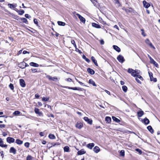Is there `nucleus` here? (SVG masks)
Listing matches in <instances>:
<instances>
[{
	"mask_svg": "<svg viewBox=\"0 0 160 160\" xmlns=\"http://www.w3.org/2000/svg\"><path fill=\"white\" fill-rule=\"evenodd\" d=\"M128 72L131 74L132 76L134 77H136L137 76V75L135 74V71L134 70L132 69V68H129L128 70Z\"/></svg>",
	"mask_w": 160,
	"mask_h": 160,
	"instance_id": "nucleus-1",
	"label": "nucleus"
},
{
	"mask_svg": "<svg viewBox=\"0 0 160 160\" xmlns=\"http://www.w3.org/2000/svg\"><path fill=\"white\" fill-rule=\"evenodd\" d=\"M74 13L76 15L78 16V18L81 21L84 23L85 22V19L83 17L81 16L78 13H76V12H75Z\"/></svg>",
	"mask_w": 160,
	"mask_h": 160,
	"instance_id": "nucleus-2",
	"label": "nucleus"
},
{
	"mask_svg": "<svg viewBox=\"0 0 160 160\" xmlns=\"http://www.w3.org/2000/svg\"><path fill=\"white\" fill-rule=\"evenodd\" d=\"M136 78L135 79H136V81H137V82L138 83L141 84V82L140 81V80H139L138 79H139L141 81H143V78L141 76H140V75H137V76H136Z\"/></svg>",
	"mask_w": 160,
	"mask_h": 160,
	"instance_id": "nucleus-3",
	"label": "nucleus"
},
{
	"mask_svg": "<svg viewBox=\"0 0 160 160\" xmlns=\"http://www.w3.org/2000/svg\"><path fill=\"white\" fill-rule=\"evenodd\" d=\"M117 59L121 63L125 61L123 57L121 55H119L118 56L117 58Z\"/></svg>",
	"mask_w": 160,
	"mask_h": 160,
	"instance_id": "nucleus-4",
	"label": "nucleus"
},
{
	"mask_svg": "<svg viewBox=\"0 0 160 160\" xmlns=\"http://www.w3.org/2000/svg\"><path fill=\"white\" fill-rule=\"evenodd\" d=\"M34 112L36 114H38L39 116H42L43 115L42 112H40L39 109L37 108H35Z\"/></svg>",
	"mask_w": 160,
	"mask_h": 160,
	"instance_id": "nucleus-5",
	"label": "nucleus"
},
{
	"mask_svg": "<svg viewBox=\"0 0 160 160\" xmlns=\"http://www.w3.org/2000/svg\"><path fill=\"white\" fill-rule=\"evenodd\" d=\"M65 88H68L69 89H71L73 90H77L78 91H82V88H77V87H66Z\"/></svg>",
	"mask_w": 160,
	"mask_h": 160,
	"instance_id": "nucleus-6",
	"label": "nucleus"
},
{
	"mask_svg": "<svg viewBox=\"0 0 160 160\" xmlns=\"http://www.w3.org/2000/svg\"><path fill=\"white\" fill-rule=\"evenodd\" d=\"M7 142L9 143L14 142H15V139L12 138L8 137L7 138Z\"/></svg>",
	"mask_w": 160,
	"mask_h": 160,
	"instance_id": "nucleus-7",
	"label": "nucleus"
},
{
	"mask_svg": "<svg viewBox=\"0 0 160 160\" xmlns=\"http://www.w3.org/2000/svg\"><path fill=\"white\" fill-rule=\"evenodd\" d=\"M145 42L151 48H155L153 46L152 44L151 43V42L148 39H147L146 40Z\"/></svg>",
	"mask_w": 160,
	"mask_h": 160,
	"instance_id": "nucleus-8",
	"label": "nucleus"
},
{
	"mask_svg": "<svg viewBox=\"0 0 160 160\" xmlns=\"http://www.w3.org/2000/svg\"><path fill=\"white\" fill-rule=\"evenodd\" d=\"M9 152L10 153H12L13 154H15L16 153V150L14 147H12L10 149Z\"/></svg>",
	"mask_w": 160,
	"mask_h": 160,
	"instance_id": "nucleus-9",
	"label": "nucleus"
},
{
	"mask_svg": "<svg viewBox=\"0 0 160 160\" xmlns=\"http://www.w3.org/2000/svg\"><path fill=\"white\" fill-rule=\"evenodd\" d=\"M84 120L86 122H87L88 123L91 125L92 124V121L90 119H89L87 117H85L84 118Z\"/></svg>",
	"mask_w": 160,
	"mask_h": 160,
	"instance_id": "nucleus-10",
	"label": "nucleus"
},
{
	"mask_svg": "<svg viewBox=\"0 0 160 160\" xmlns=\"http://www.w3.org/2000/svg\"><path fill=\"white\" fill-rule=\"evenodd\" d=\"M20 83L22 87H24L26 86L25 81L23 79H21L20 80Z\"/></svg>",
	"mask_w": 160,
	"mask_h": 160,
	"instance_id": "nucleus-11",
	"label": "nucleus"
},
{
	"mask_svg": "<svg viewBox=\"0 0 160 160\" xmlns=\"http://www.w3.org/2000/svg\"><path fill=\"white\" fill-rule=\"evenodd\" d=\"M76 127L79 129H80L83 126V124L82 123L77 122L75 125Z\"/></svg>",
	"mask_w": 160,
	"mask_h": 160,
	"instance_id": "nucleus-12",
	"label": "nucleus"
},
{
	"mask_svg": "<svg viewBox=\"0 0 160 160\" xmlns=\"http://www.w3.org/2000/svg\"><path fill=\"white\" fill-rule=\"evenodd\" d=\"M144 7L146 8H148L150 6V4L148 2H146L145 1L143 2Z\"/></svg>",
	"mask_w": 160,
	"mask_h": 160,
	"instance_id": "nucleus-13",
	"label": "nucleus"
},
{
	"mask_svg": "<svg viewBox=\"0 0 160 160\" xmlns=\"http://www.w3.org/2000/svg\"><path fill=\"white\" fill-rule=\"evenodd\" d=\"M0 146L2 147H4L5 148H7V145L6 144H3V142L2 141V139L0 138Z\"/></svg>",
	"mask_w": 160,
	"mask_h": 160,
	"instance_id": "nucleus-14",
	"label": "nucleus"
},
{
	"mask_svg": "<svg viewBox=\"0 0 160 160\" xmlns=\"http://www.w3.org/2000/svg\"><path fill=\"white\" fill-rule=\"evenodd\" d=\"M86 153V151L84 150V149H81L80 151H78L77 152V154L78 155H81L83 154Z\"/></svg>",
	"mask_w": 160,
	"mask_h": 160,
	"instance_id": "nucleus-15",
	"label": "nucleus"
},
{
	"mask_svg": "<svg viewBox=\"0 0 160 160\" xmlns=\"http://www.w3.org/2000/svg\"><path fill=\"white\" fill-rule=\"evenodd\" d=\"M92 25L93 27L98 28H101V26L98 24L95 23H92Z\"/></svg>",
	"mask_w": 160,
	"mask_h": 160,
	"instance_id": "nucleus-16",
	"label": "nucleus"
},
{
	"mask_svg": "<svg viewBox=\"0 0 160 160\" xmlns=\"http://www.w3.org/2000/svg\"><path fill=\"white\" fill-rule=\"evenodd\" d=\"M113 47L114 49L118 52H120L121 49L118 46L116 45H113Z\"/></svg>",
	"mask_w": 160,
	"mask_h": 160,
	"instance_id": "nucleus-17",
	"label": "nucleus"
},
{
	"mask_svg": "<svg viewBox=\"0 0 160 160\" xmlns=\"http://www.w3.org/2000/svg\"><path fill=\"white\" fill-rule=\"evenodd\" d=\"M150 62L151 63L153 64L155 66L158 67V64L153 59L151 60Z\"/></svg>",
	"mask_w": 160,
	"mask_h": 160,
	"instance_id": "nucleus-18",
	"label": "nucleus"
},
{
	"mask_svg": "<svg viewBox=\"0 0 160 160\" xmlns=\"http://www.w3.org/2000/svg\"><path fill=\"white\" fill-rule=\"evenodd\" d=\"M87 71L88 73L92 75L94 74L95 73L94 71L90 68H88L87 69Z\"/></svg>",
	"mask_w": 160,
	"mask_h": 160,
	"instance_id": "nucleus-19",
	"label": "nucleus"
},
{
	"mask_svg": "<svg viewBox=\"0 0 160 160\" xmlns=\"http://www.w3.org/2000/svg\"><path fill=\"white\" fill-rule=\"evenodd\" d=\"M30 65L35 67H38L39 66V65L34 62H31L29 63Z\"/></svg>",
	"mask_w": 160,
	"mask_h": 160,
	"instance_id": "nucleus-20",
	"label": "nucleus"
},
{
	"mask_svg": "<svg viewBox=\"0 0 160 160\" xmlns=\"http://www.w3.org/2000/svg\"><path fill=\"white\" fill-rule=\"evenodd\" d=\"M15 10L18 13V14L20 15H22L24 13V11L23 10H19L18 9H16Z\"/></svg>",
	"mask_w": 160,
	"mask_h": 160,
	"instance_id": "nucleus-21",
	"label": "nucleus"
},
{
	"mask_svg": "<svg viewBox=\"0 0 160 160\" xmlns=\"http://www.w3.org/2000/svg\"><path fill=\"white\" fill-rule=\"evenodd\" d=\"M94 143H89L87 145V147L90 149H92L94 146Z\"/></svg>",
	"mask_w": 160,
	"mask_h": 160,
	"instance_id": "nucleus-22",
	"label": "nucleus"
},
{
	"mask_svg": "<svg viewBox=\"0 0 160 160\" xmlns=\"http://www.w3.org/2000/svg\"><path fill=\"white\" fill-rule=\"evenodd\" d=\"M25 64V62H21L19 65L20 68H25V66H24Z\"/></svg>",
	"mask_w": 160,
	"mask_h": 160,
	"instance_id": "nucleus-23",
	"label": "nucleus"
},
{
	"mask_svg": "<svg viewBox=\"0 0 160 160\" xmlns=\"http://www.w3.org/2000/svg\"><path fill=\"white\" fill-rule=\"evenodd\" d=\"M138 116L139 117H141L144 114V112L142 111H140L137 112Z\"/></svg>",
	"mask_w": 160,
	"mask_h": 160,
	"instance_id": "nucleus-24",
	"label": "nucleus"
},
{
	"mask_svg": "<svg viewBox=\"0 0 160 160\" xmlns=\"http://www.w3.org/2000/svg\"><path fill=\"white\" fill-rule=\"evenodd\" d=\"M15 142L18 145H21L23 143V141L19 139H16Z\"/></svg>",
	"mask_w": 160,
	"mask_h": 160,
	"instance_id": "nucleus-25",
	"label": "nucleus"
},
{
	"mask_svg": "<svg viewBox=\"0 0 160 160\" xmlns=\"http://www.w3.org/2000/svg\"><path fill=\"white\" fill-rule=\"evenodd\" d=\"M114 2L118 6L120 7L121 6V4L119 0H114Z\"/></svg>",
	"mask_w": 160,
	"mask_h": 160,
	"instance_id": "nucleus-26",
	"label": "nucleus"
},
{
	"mask_svg": "<svg viewBox=\"0 0 160 160\" xmlns=\"http://www.w3.org/2000/svg\"><path fill=\"white\" fill-rule=\"evenodd\" d=\"M148 129L152 133L153 132V130L151 126H149L147 127Z\"/></svg>",
	"mask_w": 160,
	"mask_h": 160,
	"instance_id": "nucleus-27",
	"label": "nucleus"
},
{
	"mask_svg": "<svg viewBox=\"0 0 160 160\" xmlns=\"http://www.w3.org/2000/svg\"><path fill=\"white\" fill-rule=\"evenodd\" d=\"M89 83L90 84H92L94 86H96L97 85L94 82L92 79H90L89 81Z\"/></svg>",
	"mask_w": 160,
	"mask_h": 160,
	"instance_id": "nucleus-28",
	"label": "nucleus"
},
{
	"mask_svg": "<svg viewBox=\"0 0 160 160\" xmlns=\"http://www.w3.org/2000/svg\"><path fill=\"white\" fill-rule=\"evenodd\" d=\"M93 150L95 152L98 153L99 152V148L98 147L96 146L93 148Z\"/></svg>",
	"mask_w": 160,
	"mask_h": 160,
	"instance_id": "nucleus-29",
	"label": "nucleus"
},
{
	"mask_svg": "<svg viewBox=\"0 0 160 160\" xmlns=\"http://www.w3.org/2000/svg\"><path fill=\"white\" fill-rule=\"evenodd\" d=\"M91 59L92 61L93 62V63L95 64L96 66H98V63H97V61L95 60V58L93 57H91Z\"/></svg>",
	"mask_w": 160,
	"mask_h": 160,
	"instance_id": "nucleus-30",
	"label": "nucleus"
},
{
	"mask_svg": "<svg viewBox=\"0 0 160 160\" xmlns=\"http://www.w3.org/2000/svg\"><path fill=\"white\" fill-rule=\"evenodd\" d=\"M48 137L51 139H54L55 138V136L54 135L52 134H49L48 136Z\"/></svg>",
	"mask_w": 160,
	"mask_h": 160,
	"instance_id": "nucleus-31",
	"label": "nucleus"
},
{
	"mask_svg": "<svg viewBox=\"0 0 160 160\" xmlns=\"http://www.w3.org/2000/svg\"><path fill=\"white\" fill-rule=\"evenodd\" d=\"M21 20L23 22L25 23L26 24H28V21L27 19L25 18H21Z\"/></svg>",
	"mask_w": 160,
	"mask_h": 160,
	"instance_id": "nucleus-32",
	"label": "nucleus"
},
{
	"mask_svg": "<svg viewBox=\"0 0 160 160\" xmlns=\"http://www.w3.org/2000/svg\"><path fill=\"white\" fill-rule=\"evenodd\" d=\"M144 122L145 124H148L149 123V121L148 118H145L144 119Z\"/></svg>",
	"mask_w": 160,
	"mask_h": 160,
	"instance_id": "nucleus-33",
	"label": "nucleus"
},
{
	"mask_svg": "<svg viewBox=\"0 0 160 160\" xmlns=\"http://www.w3.org/2000/svg\"><path fill=\"white\" fill-rule=\"evenodd\" d=\"M105 120L108 123H109L111 121V118L110 117H107L105 118Z\"/></svg>",
	"mask_w": 160,
	"mask_h": 160,
	"instance_id": "nucleus-34",
	"label": "nucleus"
},
{
	"mask_svg": "<svg viewBox=\"0 0 160 160\" xmlns=\"http://www.w3.org/2000/svg\"><path fill=\"white\" fill-rule=\"evenodd\" d=\"M112 119L114 121H115L117 122H120V120L119 119L115 117L112 116Z\"/></svg>",
	"mask_w": 160,
	"mask_h": 160,
	"instance_id": "nucleus-35",
	"label": "nucleus"
},
{
	"mask_svg": "<svg viewBox=\"0 0 160 160\" xmlns=\"http://www.w3.org/2000/svg\"><path fill=\"white\" fill-rule=\"evenodd\" d=\"M58 23L60 26H64L65 25V23L61 21H58Z\"/></svg>",
	"mask_w": 160,
	"mask_h": 160,
	"instance_id": "nucleus-36",
	"label": "nucleus"
},
{
	"mask_svg": "<svg viewBox=\"0 0 160 160\" xmlns=\"http://www.w3.org/2000/svg\"><path fill=\"white\" fill-rule=\"evenodd\" d=\"M8 7H9L11 8L12 9H13L14 10H16V9L14 8L13 4H12L9 3L8 4Z\"/></svg>",
	"mask_w": 160,
	"mask_h": 160,
	"instance_id": "nucleus-37",
	"label": "nucleus"
},
{
	"mask_svg": "<svg viewBox=\"0 0 160 160\" xmlns=\"http://www.w3.org/2000/svg\"><path fill=\"white\" fill-rule=\"evenodd\" d=\"M69 147L67 146H66L64 148V150L65 152H68L69 151Z\"/></svg>",
	"mask_w": 160,
	"mask_h": 160,
	"instance_id": "nucleus-38",
	"label": "nucleus"
},
{
	"mask_svg": "<svg viewBox=\"0 0 160 160\" xmlns=\"http://www.w3.org/2000/svg\"><path fill=\"white\" fill-rule=\"evenodd\" d=\"M71 43H72V44L75 47V48L76 49L77 48V46L76 45V44L75 43V41H74V40H71Z\"/></svg>",
	"mask_w": 160,
	"mask_h": 160,
	"instance_id": "nucleus-39",
	"label": "nucleus"
},
{
	"mask_svg": "<svg viewBox=\"0 0 160 160\" xmlns=\"http://www.w3.org/2000/svg\"><path fill=\"white\" fill-rule=\"evenodd\" d=\"M122 89L125 92H126L127 90V88L125 86H123L122 87Z\"/></svg>",
	"mask_w": 160,
	"mask_h": 160,
	"instance_id": "nucleus-40",
	"label": "nucleus"
},
{
	"mask_svg": "<svg viewBox=\"0 0 160 160\" xmlns=\"http://www.w3.org/2000/svg\"><path fill=\"white\" fill-rule=\"evenodd\" d=\"M20 113V112L18 111H15L13 113V114L15 115H19Z\"/></svg>",
	"mask_w": 160,
	"mask_h": 160,
	"instance_id": "nucleus-41",
	"label": "nucleus"
},
{
	"mask_svg": "<svg viewBox=\"0 0 160 160\" xmlns=\"http://www.w3.org/2000/svg\"><path fill=\"white\" fill-rule=\"evenodd\" d=\"M92 2L95 6H97L98 4V2L96 1L92 0Z\"/></svg>",
	"mask_w": 160,
	"mask_h": 160,
	"instance_id": "nucleus-42",
	"label": "nucleus"
},
{
	"mask_svg": "<svg viewBox=\"0 0 160 160\" xmlns=\"http://www.w3.org/2000/svg\"><path fill=\"white\" fill-rule=\"evenodd\" d=\"M32 157L30 155H28L27 157V160H32Z\"/></svg>",
	"mask_w": 160,
	"mask_h": 160,
	"instance_id": "nucleus-43",
	"label": "nucleus"
},
{
	"mask_svg": "<svg viewBox=\"0 0 160 160\" xmlns=\"http://www.w3.org/2000/svg\"><path fill=\"white\" fill-rule=\"evenodd\" d=\"M141 31H142L141 33L142 35L144 37H145L146 36V34L145 33L144 30L143 29H141Z\"/></svg>",
	"mask_w": 160,
	"mask_h": 160,
	"instance_id": "nucleus-44",
	"label": "nucleus"
},
{
	"mask_svg": "<svg viewBox=\"0 0 160 160\" xmlns=\"http://www.w3.org/2000/svg\"><path fill=\"white\" fill-rule=\"evenodd\" d=\"M120 155L122 156H124V151L123 150H122L120 152Z\"/></svg>",
	"mask_w": 160,
	"mask_h": 160,
	"instance_id": "nucleus-45",
	"label": "nucleus"
},
{
	"mask_svg": "<svg viewBox=\"0 0 160 160\" xmlns=\"http://www.w3.org/2000/svg\"><path fill=\"white\" fill-rule=\"evenodd\" d=\"M134 71L135 72H134L135 74H136L137 75H138V74H139L140 72V71L137 69L134 70Z\"/></svg>",
	"mask_w": 160,
	"mask_h": 160,
	"instance_id": "nucleus-46",
	"label": "nucleus"
},
{
	"mask_svg": "<svg viewBox=\"0 0 160 160\" xmlns=\"http://www.w3.org/2000/svg\"><path fill=\"white\" fill-rule=\"evenodd\" d=\"M9 87L11 88V89L12 90H13L14 89V86L13 84L12 83H10L9 85Z\"/></svg>",
	"mask_w": 160,
	"mask_h": 160,
	"instance_id": "nucleus-47",
	"label": "nucleus"
},
{
	"mask_svg": "<svg viewBox=\"0 0 160 160\" xmlns=\"http://www.w3.org/2000/svg\"><path fill=\"white\" fill-rule=\"evenodd\" d=\"M148 73L150 78V79H151L152 78H153L152 73V72H148Z\"/></svg>",
	"mask_w": 160,
	"mask_h": 160,
	"instance_id": "nucleus-48",
	"label": "nucleus"
},
{
	"mask_svg": "<svg viewBox=\"0 0 160 160\" xmlns=\"http://www.w3.org/2000/svg\"><path fill=\"white\" fill-rule=\"evenodd\" d=\"M30 144L28 142H25L24 143V146L27 148H28Z\"/></svg>",
	"mask_w": 160,
	"mask_h": 160,
	"instance_id": "nucleus-49",
	"label": "nucleus"
},
{
	"mask_svg": "<svg viewBox=\"0 0 160 160\" xmlns=\"http://www.w3.org/2000/svg\"><path fill=\"white\" fill-rule=\"evenodd\" d=\"M49 99V98H45V97H43L42 98V101H48Z\"/></svg>",
	"mask_w": 160,
	"mask_h": 160,
	"instance_id": "nucleus-50",
	"label": "nucleus"
},
{
	"mask_svg": "<svg viewBox=\"0 0 160 160\" xmlns=\"http://www.w3.org/2000/svg\"><path fill=\"white\" fill-rule=\"evenodd\" d=\"M136 150L138 152V153H139V154H141L142 153V151L141 150H140V149H136Z\"/></svg>",
	"mask_w": 160,
	"mask_h": 160,
	"instance_id": "nucleus-51",
	"label": "nucleus"
},
{
	"mask_svg": "<svg viewBox=\"0 0 160 160\" xmlns=\"http://www.w3.org/2000/svg\"><path fill=\"white\" fill-rule=\"evenodd\" d=\"M151 81H153L154 82H157V79L156 78H152L151 79H150Z\"/></svg>",
	"mask_w": 160,
	"mask_h": 160,
	"instance_id": "nucleus-52",
	"label": "nucleus"
},
{
	"mask_svg": "<svg viewBox=\"0 0 160 160\" xmlns=\"http://www.w3.org/2000/svg\"><path fill=\"white\" fill-rule=\"evenodd\" d=\"M58 80V78L56 77H52V80L56 81Z\"/></svg>",
	"mask_w": 160,
	"mask_h": 160,
	"instance_id": "nucleus-53",
	"label": "nucleus"
},
{
	"mask_svg": "<svg viewBox=\"0 0 160 160\" xmlns=\"http://www.w3.org/2000/svg\"><path fill=\"white\" fill-rule=\"evenodd\" d=\"M31 70L33 73L36 72H37V69L35 68L32 69Z\"/></svg>",
	"mask_w": 160,
	"mask_h": 160,
	"instance_id": "nucleus-54",
	"label": "nucleus"
},
{
	"mask_svg": "<svg viewBox=\"0 0 160 160\" xmlns=\"http://www.w3.org/2000/svg\"><path fill=\"white\" fill-rule=\"evenodd\" d=\"M46 77L48 78L49 80H52V77L50 75H47Z\"/></svg>",
	"mask_w": 160,
	"mask_h": 160,
	"instance_id": "nucleus-55",
	"label": "nucleus"
},
{
	"mask_svg": "<svg viewBox=\"0 0 160 160\" xmlns=\"http://www.w3.org/2000/svg\"><path fill=\"white\" fill-rule=\"evenodd\" d=\"M100 43L101 44L103 45L104 43V42L103 40H100Z\"/></svg>",
	"mask_w": 160,
	"mask_h": 160,
	"instance_id": "nucleus-56",
	"label": "nucleus"
},
{
	"mask_svg": "<svg viewBox=\"0 0 160 160\" xmlns=\"http://www.w3.org/2000/svg\"><path fill=\"white\" fill-rule=\"evenodd\" d=\"M33 21H34V23L35 24H38V22L37 20L36 19H34L33 20Z\"/></svg>",
	"mask_w": 160,
	"mask_h": 160,
	"instance_id": "nucleus-57",
	"label": "nucleus"
},
{
	"mask_svg": "<svg viewBox=\"0 0 160 160\" xmlns=\"http://www.w3.org/2000/svg\"><path fill=\"white\" fill-rule=\"evenodd\" d=\"M5 127V125L4 124H0V128H4Z\"/></svg>",
	"mask_w": 160,
	"mask_h": 160,
	"instance_id": "nucleus-58",
	"label": "nucleus"
},
{
	"mask_svg": "<svg viewBox=\"0 0 160 160\" xmlns=\"http://www.w3.org/2000/svg\"><path fill=\"white\" fill-rule=\"evenodd\" d=\"M39 135L41 136H44V133L42 132H40L39 133Z\"/></svg>",
	"mask_w": 160,
	"mask_h": 160,
	"instance_id": "nucleus-59",
	"label": "nucleus"
},
{
	"mask_svg": "<svg viewBox=\"0 0 160 160\" xmlns=\"http://www.w3.org/2000/svg\"><path fill=\"white\" fill-rule=\"evenodd\" d=\"M66 80L68 82H71L72 81V79L69 78H67Z\"/></svg>",
	"mask_w": 160,
	"mask_h": 160,
	"instance_id": "nucleus-60",
	"label": "nucleus"
},
{
	"mask_svg": "<svg viewBox=\"0 0 160 160\" xmlns=\"http://www.w3.org/2000/svg\"><path fill=\"white\" fill-rule=\"evenodd\" d=\"M25 16L27 18H31L30 16H29L28 14H25Z\"/></svg>",
	"mask_w": 160,
	"mask_h": 160,
	"instance_id": "nucleus-61",
	"label": "nucleus"
},
{
	"mask_svg": "<svg viewBox=\"0 0 160 160\" xmlns=\"http://www.w3.org/2000/svg\"><path fill=\"white\" fill-rule=\"evenodd\" d=\"M38 103L39 106H41L42 105V103L40 102H38Z\"/></svg>",
	"mask_w": 160,
	"mask_h": 160,
	"instance_id": "nucleus-62",
	"label": "nucleus"
},
{
	"mask_svg": "<svg viewBox=\"0 0 160 160\" xmlns=\"http://www.w3.org/2000/svg\"><path fill=\"white\" fill-rule=\"evenodd\" d=\"M23 54H26L27 53H29V52H28L27 51H24L23 52Z\"/></svg>",
	"mask_w": 160,
	"mask_h": 160,
	"instance_id": "nucleus-63",
	"label": "nucleus"
},
{
	"mask_svg": "<svg viewBox=\"0 0 160 160\" xmlns=\"http://www.w3.org/2000/svg\"><path fill=\"white\" fill-rule=\"evenodd\" d=\"M39 95L38 94H36L35 95V97L37 98H38L39 97Z\"/></svg>",
	"mask_w": 160,
	"mask_h": 160,
	"instance_id": "nucleus-64",
	"label": "nucleus"
}]
</instances>
